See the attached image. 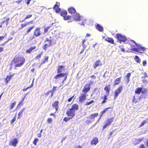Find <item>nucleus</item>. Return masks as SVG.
Here are the masks:
<instances>
[{"instance_id":"1","label":"nucleus","mask_w":148,"mask_h":148,"mask_svg":"<svg viewBox=\"0 0 148 148\" xmlns=\"http://www.w3.org/2000/svg\"><path fill=\"white\" fill-rule=\"evenodd\" d=\"M25 60L23 57H15L11 62V64L15 63V67H19L23 65L25 62Z\"/></svg>"},{"instance_id":"2","label":"nucleus","mask_w":148,"mask_h":148,"mask_svg":"<svg viewBox=\"0 0 148 148\" xmlns=\"http://www.w3.org/2000/svg\"><path fill=\"white\" fill-rule=\"evenodd\" d=\"M79 109L78 105L75 104L72 105L71 108L66 112V114L67 115L71 114L74 116L75 115V111Z\"/></svg>"},{"instance_id":"3","label":"nucleus","mask_w":148,"mask_h":148,"mask_svg":"<svg viewBox=\"0 0 148 148\" xmlns=\"http://www.w3.org/2000/svg\"><path fill=\"white\" fill-rule=\"evenodd\" d=\"M55 12L57 13H59L60 15L64 17L65 20H69L71 17L70 16H66L67 14V12L65 10H55Z\"/></svg>"},{"instance_id":"4","label":"nucleus","mask_w":148,"mask_h":148,"mask_svg":"<svg viewBox=\"0 0 148 148\" xmlns=\"http://www.w3.org/2000/svg\"><path fill=\"white\" fill-rule=\"evenodd\" d=\"M69 12L73 14V18L74 20L79 21L81 17H80V14L76 12V10H68Z\"/></svg>"},{"instance_id":"5","label":"nucleus","mask_w":148,"mask_h":148,"mask_svg":"<svg viewBox=\"0 0 148 148\" xmlns=\"http://www.w3.org/2000/svg\"><path fill=\"white\" fill-rule=\"evenodd\" d=\"M51 38L50 37L49 38H46V40L45 41V44L43 47V49L46 50L47 48L52 46V41L51 40Z\"/></svg>"},{"instance_id":"6","label":"nucleus","mask_w":148,"mask_h":148,"mask_svg":"<svg viewBox=\"0 0 148 148\" xmlns=\"http://www.w3.org/2000/svg\"><path fill=\"white\" fill-rule=\"evenodd\" d=\"M67 75L68 74L66 73H58V74L54 76V78L55 79H57L60 77H64V79L62 82V83H63L64 82L66 79Z\"/></svg>"},{"instance_id":"7","label":"nucleus","mask_w":148,"mask_h":148,"mask_svg":"<svg viewBox=\"0 0 148 148\" xmlns=\"http://www.w3.org/2000/svg\"><path fill=\"white\" fill-rule=\"evenodd\" d=\"M135 44L136 45L137 47L138 48L137 49L136 48H134L132 49V50L134 51H135L136 52L140 53H142L141 52H139L138 49H140L142 51H145L146 48L145 47H142L139 44H138L135 41L133 40H132Z\"/></svg>"},{"instance_id":"8","label":"nucleus","mask_w":148,"mask_h":148,"mask_svg":"<svg viewBox=\"0 0 148 148\" xmlns=\"http://www.w3.org/2000/svg\"><path fill=\"white\" fill-rule=\"evenodd\" d=\"M116 36L120 43H121V42H125L127 40V38L125 37L121 34H117Z\"/></svg>"},{"instance_id":"9","label":"nucleus","mask_w":148,"mask_h":148,"mask_svg":"<svg viewBox=\"0 0 148 148\" xmlns=\"http://www.w3.org/2000/svg\"><path fill=\"white\" fill-rule=\"evenodd\" d=\"M98 115V113H95L94 114H91L90 116H88L87 117V118L91 119V120H88L86 121V122H88L89 123H91L92 121H94L95 118Z\"/></svg>"},{"instance_id":"10","label":"nucleus","mask_w":148,"mask_h":148,"mask_svg":"<svg viewBox=\"0 0 148 148\" xmlns=\"http://www.w3.org/2000/svg\"><path fill=\"white\" fill-rule=\"evenodd\" d=\"M91 81H90L89 84H86L84 87V89L82 90V92L83 93H85L86 94V93L90 89V85L91 84L90 83Z\"/></svg>"},{"instance_id":"11","label":"nucleus","mask_w":148,"mask_h":148,"mask_svg":"<svg viewBox=\"0 0 148 148\" xmlns=\"http://www.w3.org/2000/svg\"><path fill=\"white\" fill-rule=\"evenodd\" d=\"M65 67V66L62 65H60L58 66V69H57V73H59L65 72L66 71Z\"/></svg>"},{"instance_id":"12","label":"nucleus","mask_w":148,"mask_h":148,"mask_svg":"<svg viewBox=\"0 0 148 148\" xmlns=\"http://www.w3.org/2000/svg\"><path fill=\"white\" fill-rule=\"evenodd\" d=\"M113 121V117L108 119L107 120L105 125L103 127V129H105L108 126L110 125Z\"/></svg>"},{"instance_id":"13","label":"nucleus","mask_w":148,"mask_h":148,"mask_svg":"<svg viewBox=\"0 0 148 148\" xmlns=\"http://www.w3.org/2000/svg\"><path fill=\"white\" fill-rule=\"evenodd\" d=\"M86 95L85 93H81L80 96L79 97V101L82 103L86 99Z\"/></svg>"},{"instance_id":"14","label":"nucleus","mask_w":148,"mask_h":148,"mask_svg":"<svg viewBox=\"0 0 148 148\" xmlns=\"http://www.w3.org/2000/svg\"><path fill=\"white\" fill-rule=\"evenodd\" d=\"M122 90V88L121 86L119 87V88L115 90V96L114 98L116 99L117 97L118 96L119 93H120Z\"/></svg>"},{"instance_id":"15","label":"nucleus","mask_w":148,"mask_h":148,"mask_svg":"<svg viewBox=\"0 0 148 148\" xmlns=\"http://www.w3.org/2000/svg\"><path fill=\"white\" fill-rule=\"evenodd\" d=\"M10 144L12 146L15 147L16 146V144L18 143V140L17 138H15L13 140H11L10 142Z\"/></svg>"},{"instance_id":"16","label":"nucleus","mask_w":148,"mask_h":148,"mask_svg":"<svg viewBox=\"0 0 148 148\" xmlns=\"http://www.w3.org/2000/svg\"><path fill=\"white\" fill-rule=\"evenodd\" d=\"M142 88L138 87L135 90V93L136 94H139L141 92L143 94L144 93V91H142Z\"/></svg>"},{"instance_id":"17","label":"nucleus","mask_w":148,"mask_h":148,"mask_svg":"<svg viewBox=\"0 0 148 148\" xmlns=\"http://www.w3.org/2000/svg\"><path fill=\"white\" fill-rule=\"evenodd\" d=\"M101 61L98 60L96 61L95 64L94 66V69H96L97 66H101Z\"/></svg>"},{"instance_id":"18","label":"nucleus","mask_w":148,"mask_h":148,"mask_svg":"<svg viewBox=\"0 0 148 148\" xmlns=\"http://www.w3.org/2000/svg\"><path fill=\"white\" fill-rule=\"evenodd\" d=\"M40 29L39 28L36 29L34 33V35L36 37L40 36L41 34L40 32Z\"/></svg>"},{"instance_id":"19","label":"nucleus","mask_w":148,"mask_h":148,"mask_svg":"<svg viewBox=\"0 0 148 148\" xmlns=\"http://www.w3.org/2000/svg\"><path fill=\"white\" fill-rule=\"evenodd\" d=\"M58 101H55V102L52 104L53 107L55 108L56 111H57L58 110Z\"/></svg>"},{"instance_id":"20","label":"nucleus","mask_w":148,"mask_h":148,"mask_svg":"<svg viewBox=\"0 0 148 148\" xmlns=\"http://www.w3.org/2000/svg\"><path fill=\"white\" fill-rule=\"evenodd\" d=\"M98 143V139L97 137L94 138L91 142V144L96 145Z\"/></svg>"},{"instance_id":"21","label":"nucleus","mask_w":148,"mask_h":148,"mask_svg":"<svg viewBox=\"0 0 148 148\" xmlns=\"http://www.w3.org/2000/svg\"><path fill=\"white\" fill-rule=\"evenodd\" d=\"M96 29L100 32L102 31L103 30V27L98 24L96 25Z\"/></svg>"},{"instance_id":"22","label":"nucleus","mask_w":148,"mask_h":148,"mask_svg":"<svg viewBox=\"0 0 148 148\" xmlns=\"http://www.w3.org/2000/svg\"><path fill=\"white\" fill-rule=\"evenodd\" d=\"M143 138H140V139H135L133 141V144L135 145H137L138 144L140 141L143 140Z\"/></svg>"},{"instance_id":"23","label":"nucleus","mask_w":148,"mask_h":148,"mask_svg":"<svg viewBox=\"0 0 148 148\" xmlns=\"http://www.w3.org/2000/svg\"><path fill=\"white\" fill-rule=\"evenodd\" d=\"M68 116H70V117H65L63 119L64 121L66 122L67 121H69L70 119H72L74 116H73L71 114H70V115H68Z\"/></svg>"},{"instance_id":"24","label":"nucleus","mask_w":148,"mask_h":148,"mask_svg":"<svg viewBox=\"0 0 148 148\" xmlns=\"http://www.w3.org/2000/svg\"><path fill=\"white\" fill-rule=\"evenodd\" d=\"M60 4L59 3L56 2V4L54 5L53 7V9H60L59 8Z\"/></svg>"},{"instance_id":"25","label":"nucleus","mask_w":148,"mask_h":148,"mask_svg":"<svg viewBox=\"0 0 148 148\" xmlns=\"http://www.w3.org/2000/svg\"><path fill=\"white\" fill-rule=\"evenodd\" d=\"M110 86L109 85L107 86H106L104 89V90L106 91V93L108 95L109 90H110Z\"/></svg>"},{"instance_id":"26","label":"nucleus","mask_w":148,"mask_h":148,"mask_svg":"<svg viewBox=\"0 0 148 148\" xmlns=\"http://www.w3.org/2000/svg\"><path fill=\"white\" fill-rule=\"evenodd\" d=\"M106 40L108 42L112 43H114V40L113 39L110 38H107L106 39Z\"/></svg>"},{"instance_id":"27","label":"nucleus","mask_w":148,"mask_h":148,"mask_svg":"<svg viewBox=\"0 0 148 148\" xmlns=\"http://www.w3.org/2000/svg\"><path fill=\"white\" fill-rule=\"evenodd\" d=\"M25 109V108H23L22 110H21L18 113V119H20L21 118V117L22 116L21 114L24 110Z\"/></svg>"},{"instance_id":"28","label":"nucleus","mask_w":148,"mask_h":148,"mask_svg":"<svg viewBox=\"0 0 148 148\" xmlns=\"http://www.w3.org/2000/svg\"><path fill=\"white\" fill-rule=\"evenodd\" d=\"M81 20H82V22L81 23H78L81 25H84V23H85V22L86 21V19H83V18L82 17H81V18H80V19L79 21H80Z\"/></svg>"},{"instance_id":"29","label":"nucleus","mask_w":148,"mask_h":148,"mask_svg":"<svg viewBox=\"0 0 148 148\" xmlns=\"http://www.w3.org/2000/svg\"><path fill=\"white\" fill-rule=\"evenodd\" d=\"M16 104V102H14L12 103V102L11 103L10 107V109L11 110L14 107Z\"/></svg>"},{"instance_id":"30","label":"nucleus","mask_w":148,"mask_h":148,"mask_svg":"<svg viewBox=\"0 0 148 148\" xmlns=\"http://www.w3.org/2000/svg\"><path fill=\"white\" fill-rule=\"evenodd\" d=\"M131 75V73H129L127 74V75L126 76V78H127V82L128 83L130 81V76Z\"/></svg>"},{"instance_id":"31","label":"nucleus","mask_w":148,"mask_h":148,"mask_svg":"<svg viewBox=\"0 0 148 148\" xmlns=\"http://www.w3.org/2000/svg\"><path fill=\"white\" fill-rule=\"evenodd\" d=\"M12 76L11 75H10V76L8 75L5 79V82H6L7 83L8 81L11 79Z\"/></svg>"},{"instance_id":"32","label":"nucleus","mask_w":148,"mask_h":148,"mask_svg":"<svg viewBox=\"0 0 148 148\" xmlns=\"http://www.w3.org/2000/svg\"><path fill=\"white\" fill-rule=\"evenodd\" d=\"M135 59L136 62H137L139 63L140 62V59L138 56H136Z\"/></svg>"},{"instance_id":"33","label":"nucleus","mask_w":148,"mask_h":148,"mask_svg":"<svg viewBox=\"0 0 148 148\" xmlns=\"http://www.w3.org/2000/svg\"><path fill=\"white\" fill-rule=\"evenodd\" d=\"M120 78L116 79L115 81L114 84H118L120 82Z\"/></svg>"},{"instance_id":"34","label":"nucleus","mask_w":148,"mask_h":148,"mask_svg":"<svg viewBox=\"0 0 148 148\" xmlns=\"http://www.w3.org/2000/svg\"><path fill=\"white\" fill-rule=\"evenodd\" d=\"M57 87L56 86H53V89L52 90L48 91L47 93L48 94L49 93H50L51 91H53L55 92V90H56Z\"/></svg>"},{"instance_id":"35","label":"nucleus","mask_w":148,"mask_h":148,"mask_svg":"<svg viewBox=\"0 0 148 148\" xmlns=\"http://www.w3.org/2000/svg\"><path fill=\"white\" fill-rule=\"evenodd\" d=\"M42 52H41L38 55H37L36 56V57H35V58L36 59H38L39 58H40L41 56V55H42Z\"/></svg>"},{"instance_id":"36","label":"nucleus","mask_w":148,"mask_h":148,"mask_svg":"<svg viewBox=\"0 0 148 148\" xmlns=\"http://www.w3.org/2000/svg\"><path fill=\"white\" fill-rule=\"evenodd\" d=\"M49 57L48 56H46L45 57L44 60L42 62V64L44 63L45 62H48V59Z\"/></svg>"},{"instance_id":"37","label":"nucleus","mask_w":148,"mask_h":148,"mask_svg":"<svg viewBox=\"0 0 148 148\" xmlns=\"http://www.w3.org/2000/svg\"><path fill=\"white\" fill-rule=\"evenodd\" d=\"M38 138H35L34 141L33 142V144L35 145H36L38 141Z\"/></svg>"},{"instance_id":"38","label":"nucleus","mask_w":148,"mask_h":148,"mask_svg":"<svg viewBox=\"0 0 148 148\" xmlns=\"http://www.w3.org/2000/svg\"><path fill=\"white\" fill-rule=\"evenodd\" d=\"M10 20V18H6L5 21H3V23H5L6 25H7L9 21Z\"/></svg>"},{"instance_id":"39","label":"nucleus","mask_w":148,"mask_h":148,"mask_svg":"<svg viewBox=\"0 0 148 148\" xmlns=\"http://www.w3.org/2000/svg\"><path fill=\"white\" fill-rule=\"evenodd\" d=\"M34 26L29 27V29L27 30V33H28V32H30V31L34 28Z\"/></svg>"},{"instance_id":"40","label":"nucleus","mask_w":148,"mask_h":148,"mask_svg":"<svg viewBox=\"0 0 148 148\" xmlns=\"http://www.w3.org/2000/svg\"><path fill=\"white\" fill-rule=\"evenodd\" d=\"M110 108V107L109 108H106L104 110H103L102 112V114H101V115L105 113L109 109V108Z\"/></svg>"},{"instance_id":"41","label":"nucleus","mask_w":148,"mask_h":148,"mask_svg":"<svg viewBox=\"0 0 148 148\" xmlns=\"http://www.w3.org/2000/svg\"><path fill=\"white\" fill-rule=\"evenodd\" d=\"M29 25V23H25L24 24H22L21 25V28H23L24 27H25L26 25Z\"/></svg>"},{"instance_id":"42","label":"nucleus","mask_w":148,"mask_h":148,"mask_svg":"<svg viewBox=\"0 0 148 148\" xmlns=\"http://www.w3.org/2000/svg\"><path fill=\"white\" fill-rule=\"evenodd\" d=\"M16 115H15V116H14V117L13 118V119H12L11 121V124H12L13 123H14L15 120L16 119Z\"/></svg>"},{"instance_id":"43","label":"nucleus","mask_w":148,"mask_h":148,"mask_svg":"<svg viewBox=\"0 0 148 148\" xmlns=\"http://www.w3.org/2000/svg\"><path fill=\"white\" fill-rule=\"evenodd\" d=\"M94 102V101L93 100H92L90 101L89 102H87L85 105H89L92 103Z\"/></svg>"},{"instance_id":"44","label":"nucleus","mask_w":148,"mask_h":148,"mask_svg":"<svg viewBox=\"0 0 148 148\" xmlns=\"http://www.w3.org/2000/svg\"><path fill=\"white\" fill-rule=\"evenodd\" d=\"M147 122V121L146 120L143 121L141 123V124L140 125V127L143 126L144 125V124H145V123H146Z\"/></svg>"},{"instance_id":"45","label":"nucleus","mask_w":148,"mask_h":148,"mask_svg":"<svg viewBox=\"0 0 148 148\" xmlns=\"http://www.w3.org/2000/svg\"><path fill=\"white\" fill-rule=\"evenodd\" d=\"M52 121V119L51 118H49L48 119V120H47V122L49 123H51Z\"/></svg>"},{"instance_id":"46","label":"nucleus","mask_w":148,"mask_h":148,"mask_svg":"<svg viewBox=\"0 0 148 148\" xmlns=\"http://www.w3.org/2000/svg\"><path fill=\"white\" fill-rule=\"evenodd\" d=\"M24 99H23L22 101H20L19 102V104L17 106V108H18L19 107H20L22 105V103Z\"/></svg>"},{"instance_id":"47","label":"nucleus","mask_w":148,"mask_h":148,"mask_svg":"<svg viewBox=\"0 0 148 148\" xmlns=\"http://www.w3.org/2000/svg\"><path fill=\"white\" fill-rule=\"evenodd\" d=\"M32 15H29L27 16L25 18V20L26 19H28V18H30L31 17H32Z\"/></svg>"},{"instance_id":"48","label":"nucleus","mask_w":148,"mask_h":148,"mask_svg":"<svg viewBox=\"0 0 148 148\" xmlns=\"http://www.w3.org/2000/svg\"><path fill=\"white\" fill-rule=\"evenodd\" d=\"M23 0H18V1H16V3L18 4L20 3Z\"/></svg>"},{"instance_id":"49","label":"nucleus","mask_w":148,"mask_h":148,"mask_svg":"<svg viewBox=\"0 0 148 148\" xmlns=\"http://www.w3.org/2000/svg\"><path fill=\"white\" fill-rule=\"evenodd\" d=\"M32 51V50L31 49V48H30L29 49L27 50L26 51L27 53H30Z\"/></svg>"},{"instance_id":"50","label":"nucleus","mask_w":148,"mask_h":148,"mask_svg":"<svg viewBox=\"0 0 148 148\" xmlns=\"http://www.w3.org/2000/svg\"><path fill=\"white\" fill-rule=\"evenodd\" d=\"M140 148H146L145 147V146H144V145L143 144H142L140 146Z\"/></svg>"},{"instance_id":"51","label":"nucleus","mask_w":148,"mask_h":148,"mask_svg":"<svg viewBox=\"0 0 148 148\" xmlns=\"http://www.w3.org/2000/svg\"><path fill=\"white\" fill-rule=\"evenodd\" d=\"M7 43H8V41H5L2 44H1L0 45L2 46H3Z\"/></svg>"},{"instance_id":"52","label":"nucleus","mask_w":148,"mask_h":148,"mask_svg":"<svg viewBox=\"0 0 148 148\" xmlns=\"http://www.w3.org/2000/svg\"><path fill=\"white\" fill-rule=\"evenodd\" d=\"M143 66H145L147 64V62L146 61H144L143 62Z\"/></svg>"},{"instance_id":"53","label":"nucleus","mask_w":148,"mask_h":148,"mask_svg":"<svg viewBox=\"0 0 148 148\" xmlns=\"http://www.w3.org/2000/svg\"><path fill=\"white\" fill-rule=\"evenodd\" d=\"M74 96H73L72 97H71L70 98H69L68 100V101L69 102H70L71 101V100L73 99V97Z\"/></svg>"},{"instance_id":"54","label":"nucleus","mask_w":148,"mask_h":148,"mask_svg":"<svg viewBox=\"0 0 148 148\" xmlns=\"http://www.w3.org/2000/svg\"><path fill=\"white\" fill-rule=\"evenodd\" d=\"M25 1H27L26 2L27 5H28L29 3L31 1V0H25Z\"/></svg>"},{"instance_id":"55","label":"nucleus","mask_w":148,"mask_h":148,"mask_svg":"<svg viewBox=\"0 0 148 148\" xmlns=\"http://www.w3.org/2000/svg\"><path fill=\"white\" fill-rule=\"evenodd\" d=\"M107 96L106 95H105L103 98V97H101V99H104L106 100L107 99Z\"/></svg>"},{"instance_id":"56","label":"nucleus","mask_w":148,"mask_h":148,"mask_svg":"<svg viewBox=\"0 0 148 148\" xmlns=\"http://www.w3.org/2000/svg\"><path fill=\"white\" fill-rule=\"evenodd\" d=\"M91 77L92 79H95L96 78V76L94 75L91 76Z\"/></svg>"},{"instance_id":"57","label":"nucleus","mask_w":148,"mask_h":148,"mask_svg":"<svg viewBox=\"0 0 148 148\" xmlns=\"http://www.w3.org/2000/svg\"><path fill=\"white\" fill-rule=\"evenodd\" d=\"M33 51V50L35 49L36 48V47L35 46H34L33 47H32L30 48Z\"/></svg>"},{"instance_id":"58","label":"nucleus","mask_w":148,"mask_h":148,"mask_svg":"<svg viewBox=\"0 0 148 148\" xmlns=\"http://www.w3.org/2000/svg\"><path fill=\"white\" fill-rule=\"evenodd\" d=\"M5 37V36H0V40H2Z\"/></svg>"},{"instance_id":"59","label":"nucleus","mask_w":148,"mask_h":148,"mask_svg":"<svg viewBox=\"0 0 148 148\" xmlns=\"http://www.w3.org/2000/svg\"><path fill=\"white\" fill-rule=\"evenodd\" d=\"M114 131L111 132H110V136H111L112 135V134H113L114 133Z\"/></svg>"},{"instance_id":"60","label":"nucleus","mask_w":148,"mask_h":148,"mask_svg":"<svg viewBox=\"0 0 148 148\" xmlns=\"http://www.w3.org/2000/svg\"><path fill=\"white\" fill-rule=\"evenodd\" d=\"M49 28V27H48V28H45V30H44L45 32H47L48 31V29Z\"/></svg>"},{"instance_id":"61","label":"nucleus","mask_w":148,"mask_h":148,"mask_svg":"<svg viewBox=\"0 0 148 148\" xmlns=\"http://www.w3.org/2000/svg\"><path fill=\"white\" fill-rule=\"evenodd\" d=\"M3 48L2 47H0V52H2L3 50Z\"/></svg>"},{"instance_id":"62","label":"nucleus","mask_w":148,"mask_h":148,"mask_svg":"<svg viewBox=\"0 0 148 148\" xmlns=\"http://www.w3.org/2000/svg\"><path fill=\"white\" fill-rule=\"evenodd\" d=\"M68 9L71 10V9H75L74 8H73V7H71L68 8Z\"/></svg>"},{"instance_id":"63","label":"nucleus","mask_w":148,"mask_h":148,"mask_svg":"<svg viewBox=\"0 0 148 148\" xmlns=\"http://www.w3.org/2000/svg\"><path fill=\"white\" fill-rule=\"evenodd\" d=\"M144 77H147V74L145 73H144Z\"/></svg>"},{"instance_id":"64","label":"nucleus","mask_w":148,"mask_h":148,"mask_svg":"<svg viewBox=\"0 0 148 148\" xmlns=\"http://www.w3.org/2000/svg\"><path fill=\"white\" fill-rule=\"evenodd\" d=\"M106 100L105 99H103V100L102 101V103H104L106 102Z\"/></svg>"}]
</instances>
